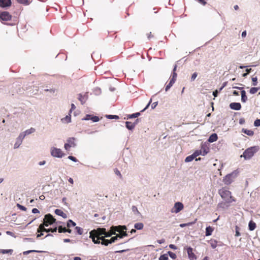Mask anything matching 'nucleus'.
<instances>
[{
  "mask_svg": "<svg viewBox=\"0 0 260 260\" xmlns=\"http://www.w3.org/2000/svg\"><path fill=\"white\" fill-rule=\"evenodd\" d=\"M218 193L220 194L221 198L227 203H231L236 201L235 198L232 196L231 192L225 187H222L219 189Z\"/></svg>",
  "mask_w": 260,
  "mask_h": 260,
  "instance_id": "1",
  "label": "nucleus"
},
{
  "mask_svg": "<svg viewBox=\"0 0 260 260\" xmlns=\"http://www.w3.org/2000/svg\"><path fill=\"white\" fill-rule=\"evenodd\" d=\"M258 150V147L253 146L247 148L245 150L243 155L241 157H244L245 159H250L255 153H256Z\"/></svg>",
  "mask_w": 260,
  "mask_h": 260,
  "instance_id": "2",
  "label": "nucleus"
},
{
  "mask_svg": "<svg viewBox=\"0 0 260 260\" xmlns=\"http://www.w3.org/2000/svg\"><path fill=\"white\" fill-rule=\"evenodd\" d=\"M51 154L53 157L59 158L62 157L64 155V154L60 149L55 147L51 148Z\"/></svg>",
  "mask_w": 260,
  "mask_h": 260,
  "instance_id": "3",
  "label": "nucleus"
},
{
  "mask_svg": "<svg viewBox=\"0 0 260 260\" xmlns=\"http://www.w3.org/2000/svg\"><path fill=\"white\" fill-rule=\"evenodd\" d=\"M55 221V219L50 214H48L45 215L44 219V223L46 226H48L50 224H52Z\"/></svg>",
  "mask_w": 260,
  "mask_h": 260,
  "instance_id": "4",
  "label": "nucleus"
},
{
  "mask_svg": "<svg viewBox=\"0 0 260 260\" xmlns=\"http://www.w3.org/2000/svg\"><path fill=\"white\" fill-rule=\"evenodd\" d=\"M106 229L105 228H98L96 230H93L90 232V235H93L94 236L99 237L104 235L105 236Z\"/></svg>",
  "mask_w": 260,
  "mask_h": 260,
  "instance_id": "5",
  "label": "nucleus"
},
{
  "mask_svg": "<svg viewBox=\"0 0 260 260\" xmlns=\"http://www.w3.org/2000/svg\"><path fill=\"white\" fill-rule=\"evenodd\" d=\"M12 19V15L7 11L0 13V19L2 21H10Z\"/></svg>",
  "mask_w": 260,
  "mask_h": 260,
  "instance_id": "6",
  "label": "nucleus"
},
{
  "mask_svg": "<svg viewBox=\"0 0 260 260\" xmlns=\"http://www.w3.org/2000/svg\"><path fill=\"white\" fill-rule=\"evenodd\" d=\"M183 208V205L180 202L176 203L174 205L172 212L177 213Z\"/></svg>",
  "mask_w": 260,
  "mask_h": 260,
  "instance_id": "7",
  "label": "nucleus"
},
{
  "mask_svg": "<svg viewBox=\"0 0 260 260\" xmlns=\"http://www.w3.org/2000/svg\"><path fill=\"white\" fill-rule=\"evenodd\" d=\"M186 251L188 258H189L190 260H194L197 258L196 255L193 252L192 248L190 247H187Z\"/></svg>",
  "mask_w": 260,
  "mask_h": 260,
  "instance_id": "8",
  "label": "nucleus"
},
{
  "mask_svg": "<svg viewBox=\"0 0 260 260\" xmlns=\"http://www.w3.org/2000/svg\"><path fill=\"white\" fill-rule=\"evenodd\" d=\"M45 224L43 222V223L41 224L39 228L37 229V232L40 233V234H39L37 236V238H39L43 235V234L42 233L43 232H45V231H46V229L45 228Z\"/></svg>",
  "mask_w": 260,
  "mask_h": 260,
  "instance_id": "9",
  "label": "nucleus"
},
{
  "mask_svg": "<svg viewBox=\"0 0 260 260\" xmlns=\"http://www.w3.org/2000/svg\"><path fill=\"white\" fill-rule=\"evenodd\" d=\"M233 175V173H231L225 176V177L223 179V181L225 184L229 185L232 182L233 180L232 178Z\"/></svg>",
  "mask_w": 260,
  "mask_h": 260,
  "instance_id": "10",
  "label": "nucleus"
},
{
  "mask_svg": "<svg viewBox=\"0 0 260 260\" xmlns=\"http://www.w3.org/2000/svg\"><path fill=\"white\" fill-rule=\"evenodd\" d=\"M35 129L34 128L31 127L30 128L27 129L25 132L21 133L20 134V138L24 139L25 137L27 135L31 134L35 132Z\"/></svg>",
  "mask_w": 260,
  "mask_h": 260,
  "instance_id": "11",
  "label": "nucleus"
},
{
  "mask_svg": "<svg viewBox=\"0 0 260 260\" xmlns=\"http://www.w3.org/2000/svg\"><path fill=\"white\" fill-rule=\"evenodd\" d=\"M126 230V227L125 225H118V226H112V230L114 231L115 233L117 232L120 233L122 230Z\"/></svg>",
  "mask_w": 260,
  "mask_h": 260,
  "instance_id": "12",
  "label": "nucleus"
},
{
  "mask_svg": "<svg viewBox=\"0 0 260 260\" xmlns=\"http://www.w3.org/2000/svg\"><path fill=\"white\" fill-rule=\"evenodd\" d=\"M11 4V0H0V7L2 8L9 7Z\"/></svg>",
  "mask_w": 260,
  "mask_h": 260,
  "instance_id": "13",
  "label": "nucleus"
},
{
  "mask_svg": "<svg viewBox=\"0 0 260 260\" xmlns=\"http://www.w3.org/2000/svg\"><path fill=\"white\" fill-rule=\"evenodd\" d=\"M230 107L233 110H239L241 108V105L239 103H232L230 104Z\"/></svg>",
  "mask_w": 260,
  "mask_h": 260,
  "instance_id": "14",
  "label": "nucleus"
},
{
  "mask_svg": "<svg viewBox=\"0 0 260 260\" xmlns=\"http://www.w3.org/2000/svg\"><path fill=\"white\" fill-rule=\"evenodd\" d=\"M138 120H139L137 119L136 120V122H134V123H133V122H129V121H126L125 123L126 128L129 130H132V129H134L136 124L138 122Z\"/></svg>",
  "mask_w": 260,
  "mask_h": 260,
  "instance_id": "15",
  "label": "nucleus"
},
{
  "mask_svg": "<svg viewBox=\"0 0 260 260\" xmlns=\"http://www.w3.org/2000/svg\"><path fill=\"white\" fill-rule=\"evenodd\" d=\"M200 151L202 152V155L204 156L209 152V149L207 146L202 145Z\"/></svg>",
  "mask_w": 260,
  "mask_h": 260,
  "instance_id": "16",
  "label": "nucleus"
},
{
  "mask_svg": "<svg viewBox=\"0 0 260 260\" xmlns=\"http://www.w3.org/2000/svg\"><path fill=\"white\" fill-rule=\"evenodd\" d=\"M55 213L58 215L64 218H67V215L60 209H56L55 210Z\"/></svg>",
  "mask_w": 260,
  "mask_h": 260,
  "instance_id": "17",
  "label": "nucleus"
},
{
  "mask_svg": "<svg viewBox=\"0 0 260 260\" xmlns=\"http://www.w3.org/2000/svg\"><path fill=\"white\" fill-rule=\"evenodd\" d=\"M214 231V228L212 226H209L206 228L205 235L209 236L212 235V232Z\"/></svg>",
  "mask_w": 260,
  "mask_h": 260,
  "instance_id": "18",
  "label": "nucleus"
},
{
  "mask_svg": "<svg viewBox=\"0 0 260 260\" xmlns=\"http://www.w3.org/2000/svg\"><path fill=\"white\" fill-rule=\"evenodd\" d=\"M218 139V137L216 134L214 133L212 134L209 137L208 139V141L210 143L214 142L216 141Z\"/></svg>",
  "mask_w": 260,
  "mask_h": 260,
  "instance_id": "19",
  "label": "nucleus"
},
{
  "mask_svg": "<svg viewBox=\"0 0 260 260\" xmlns=\"http://www.w3.org/2000/svg\"><path fill=\"white\" fill-rule=\"evenodd\" d=\"M78 99L83 105L86 102L87 97L85 95L83 96L81 94H79Z\"/></svg>",
  "mask_w": 260,
  "mask_h": 260,
  "instance_id": "20",
  "label": "nucleus"
},
{
  "mask_svg": "<svg viewBox=\"0 0 260 260\" xmlns=\"http://www.w3.org/2000/svg\"><path fill=\"white\" fill-rule=\"evenodd\" d=\"M256 224L252 220H250L248 224L249 230L250 231H253L256 228Z\"/></svg>",
  "mask_w": 260,
  "mask_h": 260,
  "instance_id": "21",
  "label": "nucleus"
},
{
  "mask_svg": "<svg viewBox=\"0 0 260 260\" xmlns=\"http://www.w3.org/2000/svg\"><path fill=\"white\" fill-rule=\"evenodd\" d=\"M23 139L20 138V135H19V137L17 139V142L14 144V148H17L22 143V140Z\"/></svg>",
  "mask_w": 260,
  "mask_h": 260,
  "instance_id": "22",
  "label": "nucleus"
},
{
  "mask_svg": "<svg viewBox=\"0 0 260 260\" xmlns=\"http://www.w3.org/2000/svg\"><path fill=\"white\" fill-rule=\"evenodd\" d=\"M75 139L73 137L69 138L67 140L68 143H69L71 146L72 147H75L76 146V143L75 142Z\"/></svg>",
  "mask_w": 260,
  "mask_h": 260,
  "instance_id": "23",
  "label": "nucleus"
},
{
  "mask_svg": "<svg viewBox=\"0 0 260 260\" xmlns=\"http://www.w3.org/2000/svg\"><path fill=\"white\" fill-rule=\"evenodd\" d=\"M209 243H210L212 248H215L217 246V242L215 240L211 239L210 241H209Z\"/></svg>",
  "mask_w": 260,
  "mask_h": 260,
  "instance_id": "24",
  "label": "nucleus"
},
{
  "mask_svg": "<svg viewBox=\"0 0 260 260\" xmlns=\"http://www.w3.org/2000/svg\"><path fill=\"white\" fill-rule=\"evenodd\" d=\"M247 100V98L246 95V92L245 90H242L241 91V101L242 102H246Z\"/></svg>",
  "mask_w": 260,
  "mask_h": 260,
  "instance_id": "25",
  "label": "nucleus"
},
{
  "mask_svg": "<svg viewBox=\"0 0 260 260\" xmlns=\"http://www.w3.org/2000/svg\"><path fill=\"white\" fill-rule=\"evenodd\" d=\"M90 238L92 239V241L95 244H99L100 243V241L99 240V239L97 238L96 236H94L93 235H90Z\"/></svg>",
  "mask_w": 260,
  "mask_h": 260,
  "instance_id": "26",
  "label": "nucleus"
},
{
  "mask_svg": "<svg viewBox=\"0 0 260 260\" xmlns=\"http://www.w3.org/2000/svg\"><path fill=\"white\" fill-rule=\"evenodd\" d=\"M242 132H243L244 134L248 135V136H252L254 135V132L253 131H251V130H249V129H242Z\"/></svg>",
  "mask_w": 260,
  "mask_h": 260,
  "instance_id": "27",
  "label": "nucleus"
},
{
  "mask_svg": "<svg viewBox=\"0 0 260 260\" xmlns=\"http://www.w3.org/2000/svg\"><path fill=\"white\" fill-rule=\"evenodd\" d=\"M175 82L173 81V80H170L169 83L166 85L165 88V90L167 91L169 90V89L173 86V85L174 84Z\"/></svg>",
  "mask_w": 260,
  "mask_h": 260,
  "instance_id": "28",
  "label": "nucleus"
},
{
  "mask_svg": "<svg viewBox=\"0 0 260 260\" xmlns=\"http://www.w3.org/2000/svg\"><path fill=\"white\" fill-rule=\"evenodd\" d=\"M115 233L114 231L112 230V226H111V228H110V230L109 231H108V232H106V234H105V237H110L112 235H115Z\"/></svg>",
  "mask_w": 260,
  "mask_h": 260,
  "instance_id": "29",
  "label": "nucleus"
},
{
  "mask_svg": "<svg viewBox=\"0 0 260 260\" xmlns=\"http://www.w3.org/2000/svg\"><path fill=\"white\" fill-rule=\"evenodd\" d=\"M134 226H135V228L137 230H142L144 227V225L142 223L139 222V223H136L135 224Z\"/></svg>",
  "mask_w": 260,
  "mask_h": 260,
  "instance_id": "30",
  "label": "nucleus"
},
{
  "mask_svg": "<svg viewBox=\"0 0 260 260\" xmlns=\"http://www.w3.org/2000/svg\"><path fill=\"white\" fill-rule=\"evenodd\" d=\"M17 2L19 4L24 5H28L29 4L30 2L29 0H17Z\"/></svg>",
  "mask_w": 260,
  "mask_h": 260,
  "instance_id": "31",
  "label": "nucleus"
},
{
  "mask_svg": "<svg viewBox=\"0 0 260 260\" xmlns=\"http://www.w3.org/2000/svg\"><path fill=\"white\" fill-rule=\"evenodd\" d=\"M195 158L194 156L193 155V154L189 155L186 157L185 159V162H190L193 160Z\"/></svg>",
  "mask_w": 260,
  "mask_h": 260,
  "instance_id": "32",
  "label": "nucleus"
},
{
  "mask_svg": "<svg viewBox=\"0 0 260 260\" xmlns=\"http://www.w3.org/2000/svg\"><path fill=\"white\" fill-rule=\"evenodd\" d=\"M75 222L73 221L72 220H69L67 222V227L69 228H70L71 226H75Z\"/></svg>",
  "mask_w": 260,
  "mask_h": 260,
  "instance_id": "33",
  "label": "nucleus"
},
{
  "mask_svg": "<svg viewBox=\"0 0 260 260\" xmlns=\"http://www.w3.org/2000/svg\"><path fill=\"white\" fill-rule=\"evenodd\" d=\"M259 89V88H257V87H252L250 90H249V92L251 93V94H255V93H256L257 92V91Z\"/></svg>",
  "mask_w": 260,
  "mask_h": 260,
  "instance_id": "34",
  "label": "nucleus"
},
{
  "mask_svg": "<svg viewBox=\"0 0 260 260\" xmlns=\"http://www.w3.org/2000/svg\"><path fill=\"white\" fill-rule=\"evenodd\" d=\"M159 260H168V254L161 255L159 257Z\"/></svg>",
  "mask_w": 260,
  "mask_h": 260,
  "instance_id": "35",
  "label": "nucleus"
},
{
  "mask_svg": "<svg viewBox=\"0 0 260 260\" xmlns=\"http://www.w3.org/2000/svg\"><path fill=\"white\" fill-rule=\"evenodd\" d=\"M12 251H13V250L11 249H9V250L1 249L0 253L6 254V253H11Z\"/></svg>",
  "mask_w": 260,
  "mask_h": 260,
  "instance_id": "36",
  "label": "nucleus"
},
{
  "mask_svg": "<svg viewBox=\"0 0 260 260\" xmlns=\"http://www.w3.org/2000/svg\"><path fill=\"white\" fill-rule=\"evenodd\" d=\"M168 254L173 259H175L176 258V257H177L176 254L175 253L173 252L169 251L168 252Z\"/></svg>",
  "mask_w": 260,
  "mask_h": 260,
  "instance_id": "37",
  "label": "nucleus"
},
{
  "mask_svg": "<svg viewBox=\"0 0 260 260\" xmlns=\"http://www.w3.org/2000/svg\"><path fill=\"white\" fill-rule=\"evenodd\" d=\"M75 230L77 232V233L79 234V235H82V233H83V230L82 228H81L80 227H79V226H76L75 228Z\"/></svg>",
  "mask_w": 260,
  "mask_h": 260,
  "instance_id": "38",
  "label": "nucleus"
},
{
  "mask_svg": "<svg viewBox=\"0 0 260 260\" xmlns=\"http://www.w3.org/2000/svg\"><path fill=\"white\" fill-rule=\"evenodd\" d=\"M101 244L102 245H104L105 246H107L109 244H111L110 240L105 239L103 240V241L101 242Z\"/></svg>",
  "mask_w": 260,
  "mask_h": 260,
  "instance_id": "39",
  "label": "nucleus"
},
{
  "mask_svg": "<svg viewBox=\"0 0 260 260\" xmlns=\"http://www.w3.org/2000/svg\"><path fill=\"white\" fill-rule=\"evenodd\" d=\"M58 232L61 233H66V228L64 227H62V226H59L58 227Z\"/></svg>",
  "mask_w": 260,
  "mask_h": 260,
  "instance_id": "40",
  "label": "nucleus"
},
{
  "mask_svg": "<svg viewBox=\"0 0 260 260\" xmlns=\"http://www.w3.org/2000/svg\"><path fill=\"white\" fill-rule=\"evenodd\" d=\"M140 115V113L137 112V113L133 114L132 115H128V118H136V117H138Z\"/></svg>",
  "mask_w": 260,
  "mask_h": 260,
  "instance_id": "41",
  "label": "nucleus"
},
{
  "mask_svg": "<svg viewBox=\"0 0 260 260\" xmlns=\"http://www.w3.org/2000/svg\"><path fill=\"white\" fill-rule=\"evenodd\" d=\"M252 85L253 86L257 85V79L256 77H252Z\"/></svg>",
  "mask_w": 260,
  "mask_h": 260,
  "instance_id": "42",
  "label": "nucleus"
},
{
  "mask_svg": "<svg viewBox=\"0 0 260 260\" xmlns=\"http://www.w3.org/2000/svg\"><path fill=\"white\" fill-rule=\"evenodd\" d=\"M177 74L176 73H173L171 75V80H173V81L175 82L176 79H177Z\"/></svg>",
  "mask_w": 260,
  "mask_h": 260,
  "instance_id": "43",
  "label": "nucleus"
},
{
  "mask_svg": "<svg viewBox=\"0 0 260 260\" xmlns=\"http://www.w3.org/2000/svg\"><path fill=\"white\" fill-rule=\"evenodd\" d=\"M70 113H71L69 114V115L66 116V117L64 119L68 123L70 122L71 121V116Z\"/></svg>",
  "mask_w": 260,
  "mask_h": 260,
  "instance_id": "44",
  "label": "nucleus"
},
{
  "mask_svg": "<svg viewBox=\"0 0 260 260\" xmlns=\"http://www.w3.org/2000/svg\"><path fill=\"white\" fill-rule=\"evenodd\" d=\"M107 117H108L109 119H119V117L117 115H107Z\"/></svg>",
  "mask_w": 260,
  "mask_h": 260,
  "instance_id": "45",
  "label": "nucleus"
},
{
  "mask_svg": "<svg viewBox=\"0 0 260 260\" xmlns=\"http://www.w3.org/2000/svg\"><path fill=\"white\" fill-rule=\"evenodd\" d=\"M91 120L93 122H98L100 120V118L96 116H92L91 117Z\"/></svg>",
  "mask_w": 260,
  "mask_h": 260,
  "instance_id": "46",
  "label": "nucleus"
},
{
  "mask_svg": "<svg viewBox=\"0 0 260 260\" xmlns=\"http://www.w3.org/2000/svg\"><path fill=\"white\" fill-rule=\"evenodd\" d=\"M17 206L18 207V208L22 210V211H26V208L24 206H22V205H20L19 204H17Z\"/></svg>",
  "mask_w": 260,
  "mask_h": 260,
  "instance_id": "47",
  "label": "nucleus"
},
{
  "mask_svg": "<svg viewBox=\"0 0 260 260\" xmlns=\"http://www.w3.org/2000/svg\"><path fill=\"white\" fill-rule=\"evenodd\" d=\"M40 252L39 251H37V250H28V251H24L23 252V254L26 255V254H29V253H32V252Z\"/></svg>",
  "mask_w": 260,
  "mask_h": 260,
  "instance_id": "48",
  "label": "nucleus"
},
{
  "mask_svg": "<svg viewBox=\"0 0 260 260\" xmlns=\"http://www.w3.org/2000/svg\"><path fill=\"white\" fill-rule=\"evenodd\" d=\"M92 115L89 114L86 115L85 117L82 118V120H91V117H92Z\"/></svg>",
  "mask_w": 260,
  "mask_h": 260,
  "instance_id": "49",
  "label": "nucleus"
},
{
  "mask_svg": "<svg viewBox=\"0 0 260 260\" xmlns=\"http://www.w3.org/2000/svg\"><path fill=\"white\" fill-rule=\"evenodd\" d=\"M239 230H240L239 228L237 225H236V234H235L236 237H239V236H240Z\"/></svg>",
  "mask_w": 260,
  "mask_h": 260,
  "instance_id": "50",
  "label": "nucleus"
},
{
  "mask_svg": "<svg viewBox=\"0 0 260 260\" xmlns=\"http://www.w3.org/2000/svg\"><path fill=\"white\" fill-rule=\"evenodd\" d=\"M192 154L196 158L197 156H198L200 155H202V152L200 150H199V151L198 150V151H195Z\"/></svg>",
  "mask_w": 260,
  "mask_h": 260,
  "instance_id": "51",
  "label": "nucleus"
},
{
  "mask_svg": "<svg viewBox=\"0 0 260 260\" xmlns=\"http://www.w3.org/2000/svg\"><path fill=\"white\" fill-rule=\"evenodd\" d=\"M194 223H195V221L193 222H189V223H182V224H180V226L181 227V228H184V227H185L186 226H188V225H191V224H193Z\"/></svg>",
  "mask_w": 260,
  "mask_h": 260,
  "instance_id": "52",
  "label": "nucleus"
},
{
  "mask_svg": "<svg viewBox=\"0 0 260 260\" xmlns=\"http://www.w3.org/2000/svg\"><path fill=\"white\" fill-rule=\"evenodd\" d=\"M71 145L69 143H66L64 144V148L66 150H69L70 148L72 147Z\"/></svg>",
  "mask_w": 260,
  "mask_h": 260,
  "instance_id": "53",
  "label": "nucleus"
},
{
  "mask_svg": "<svg viewBox=\"0 0 260 260\" xmlns=\"http://www.w3.org/2000/svg\"><path fill=\"white\" fill-rule=\"evenodd\" d=\"M114 172L117 175L119 176L120 178H122V175L120 171L117 169H115L114 170Z\"/></svg>",
  "mask_w": 260,
  "mask_h": 260,
  "instance_id": "54",
  "label": "nucleus"
},
{
  "mask_svg": "<svg viewBox=\"0 0 260 260\" xmlns=\"http://www.w3.org/2000/svg\"><path fill=\"white\" fill-rule=\"evenodd\" d=\"M254 125L255 126H260V119L255 120L254 122Z\"/></svg>",
  "mask_w": 260,
  "mask_h": 260,
  "instance_id": "55",
  "label": "nucleus"
},
{
  "mask_svg": "<svg viewBox=\"0 0 260 260\" xmlns=\"http://www.w3.org/2000/svg\"><path fill=\"white\" fill-rule=\"evenodd\" d=\"M68 158L74 162H77L78 161L77 159L75 157L73 156H69Z\"/></svg>",
  "mask_w": 260,
  "mask_h": 260,
  "instance_id": "56",
  "label": "nucleus"
},
{
  "mask_svg": "<svg viewBox=\"0 0 260 260\" xmlns=\"http://www.w3.org/2000/svg\"><path fill=\"white\" fill-rule=\"evenodd\" d=\"M197 73H194L191 77V81H194L196 79V77H197Z\"/></svg>",
  "mask_w": 260,
  "mask_h": 260,
  "instance_id": "57",
  "label": "nucleus"
},
{
  "mask_svg": "<svg viewBox=\"0 0 260 260\" xmlns=\"http://www.w3.org/2000/svg\"><path fill=\"white\" fill-rule=\"evenodd\" d=\"M120 233L122 237H126L127 236L126 232L124 231V230H122Z\"/></svg>",
  "mask_w": 260,
  "mask_h": 260,
  "instance_id": "58",
  "label": "nucleus"
},
{
  "mask_svg": "<svg viewBox=\"0 0 260 260\" xmlns=\"http://www.w3.org/2000/svg\"><path fill=\"white\" fill-rule=\"evenodd\" d=\"M117 240V238L116 237V236H114V237H112L110 239V241L111 243H114Z\"/></svg>",
  "mask_w": 260,
  "mask_h": 260,
  "instance_id": "59",
  "label": "nucleus"
},
{
  "mask_svg": "<svg viewBox=\"0 0 260 260\" xmlns=\"http://www.w3.org/2000/svg\"><path fill=\"white\" fill-rule=\"evenodd\" d=\"M151 102H152V100L151 99V100H150L149 102L148 103V104H147V105L146 106V107H145L143 110H141V112H144L146 109H147L149 107V106H150V104H151Z\"/></svg>",
  "mask_w": 260,
  "mask_h": 260,
  "instance_id": "60",
  "label": "nucleus"
},
{
  "mask_svg": "<svg viewBox=\"0 0 260 260\" xmlns=\"http://www.w3.org/2000/svg\"><path fill=\"white\" fill-rule=\"evenodd\" d=\"M153 37H154V36L152 34L151 32H150L147 34V38L149 40H150L151 39L153 38Z\"/></svg>",
  "mask_w": 260,
  "mask_h": 260,
  "instance_id": "61",
  "label": "nucleus"
},
{
  "mask_svg": "<svg viewBox=\"0 0 260 260\" xmlns=\"http://www.w3.org/2000/svg\"><path fill=\"white\" fill-rule=\"evenodd\" d=\"M157 102H154L153 103H152V104L151 105V108L152 109H154L157 105Z\"/></svg>",
  "mask_w": 260,
  "mask_h": 260,
  "instance_id": "62",
  "label": "nucleus"
},
{
  "mask_svg": "<svg viewBox=\"0 0 260 260\" xmlns=\"http://www.w3.org/2000/svg\"><path fill=\"white\" fill-rule=\"evenodd\" d=\"M75 108H76L75 105L74 104H71V108L70 110V113H71L73 110L75 109Z\"/></svg>",
  "mask_w": 260,
  "mask_h": 260,
  "instance_id": "63",
  "label": "nucleus"
},
{
  "mask_svg": "<svg viewBox=\"0 0 260 260\" xmlns=\"http://www.w3.org/2000/svg\"><path fill=\"white\" fill-rule=\"evenodd\" d=\"M198 1L203 5H205L207 4L205 0H198Z\"/></svg>",
  "mask_w": 260,
  "mask_h": 260,
  "instance_id": "64",
  "label": "nucleus"
}]
</instances>
